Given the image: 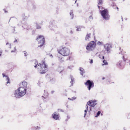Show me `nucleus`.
<instances>
[{
	"instance_id": "f257e3e1",
	"label": "nucleus",
	"mask_w": 130,
	"mask_h": 130,
	"mask_svg": "<svg viewBox=\"0 0 130 130\" xmlns=\"http://www.w3.org/2000/svg\"><path fill=\"white\" fill-rule=\"evenodd\" d=\"M26 90L23 88L19 87L14 92L15 96L19 98L24 96L26 93Z\"/></svg>"
},
{
	"instance_id": "f03ea898",
	"label": "nucleus",
	"mask_w": 130,
	"mask_h": 130,
	"mask_svg": "<svg viewBox=\"0 0 130 130\" xmlns=\"http://www.w3.org/2000/svg\"><path fill=\"white\" fill-rule=\"evenodd\" d=\"M57 51L58 53L64 56L69 55L70 53V50L65 47L58 49Z\"/></svg>"
},
{
	"instance_id": "7ed1b4c3",
	"label": "nucleus",
	"mask_w": 130,
	"mask_h": 130,
	"mask_svg": "<svg viewBox=\"0 0 130 130\" xmlns=\"http://www.w3.org/2000/svg\"><path fill=\"white\" fill-rule=\"evenodd\" d=\"M38 67H39V72L40 74L45 73L48 70V66L44 61L42 62L41 63H40L38 65Z\"/></svg>"
},
{
	"instance_id": "20e7f679",
	"label": "nucleus",
	"mask_w": 130,
	"mask_h": 130,
	"mask_svg": "<svg viewBox=\"0 0 130 130\" xmlns=\"http://www.w3.org/2000/svg\"><path fill=\"white\" fill-rule=\"evenodd\" d=\"M98 7L100 11L101 12V15L103 18L106 20H109L110 18V16L109 15L108 11L106 9H104V8H102V10L103 9H104L102 10V11H101V10L100 9L101 8V7H100L99 6H98Z\"/></svg>"
},
{
	"instance_id": "39448f33",
	"label": "nucleus",
	"mask_w": 130,
	"mask_h": 130,
	"mask_svg": "<svg viewBox=\"0 0 130 130\" xmlns=\"http://www.w3.org/2000/svg\"><path fill=\"white\" fill-rule=\"evenodd\" d=\"M96 44L95 42L91 41L86 46L87 51L89 52L93 50L96 48Z\"/></svg>"
},
{
	"instance_id": "423d86ee",
	"label": "nucleus",
	"mask_w": 130,
	"mask_h": 130,
	"mask_svg": "<svg viewBox=\"0 0 130 130\" xmlns=\"http://www.w3.org/2000/svg\"><path fill=\"white\" fill-rule=\"evenodd\" d=\"M36 40L38 41V44H39L38 46L39 47L42 46L44 43V38L42 35L39 36Z\"/></svg>"
},
{
	"instance_id": "0eeeda50",
	"label": "nucleus",
	"mask_w": 130,
	"mask_h": 130,
	"mask_svg": "<svg viewBox=\"0 0 130 130\" xmlns=\"http://www.w3.org/2000/svg\"><path fill=\"white\" fill-rule=\"evenodd\" d=\"M85 84L86 85L88 88V90H90L91 88L94 87V83L92 81L88 80L85 83Z\"/></svg>"
},
{
	"instance_id": "6e6552de",
	"label": "nucleus",
	"mask_w": 130,
	"mask_h": 130,
	"mask_svg": "<svg viewBox=\"0 0 130 130\" xmlns=\"http://www.w3.org/2000/svg\"><path fill=\"white\" fill-rule=\"evenodd\" d=\"M96 102L95 100H90L87 102V104L91 107H93L96 104Z\"/></svg>"
},
{
	"instance_id": "1a4fd4ad",
	"label": "nucleus",
	"mask_w": 130,
	"mask_h": 130,
	"mask_svg": "<svg viewBox=\"0 0 130 130\" xmlns=\"http://www.w3.org/2000/svg\"><path fill=\"white\" fill-rule=\"evenodd\" d=\"M27 83L25 81H23L20 84V87L23 88L27 90Z\"/></svg>"
},
{
	"instance_id": "9d476101",
	"label": "nucleus",
	"mask_w": 130,
	"mask_h": 130,
	"mask_svg": "<svg viewBox=\"0 0 130 130\" xmlns=\"http://www.w3.org/2000/svg\"><path fill=\"white\" fill-rule=\"evenodd\" d=\"M111 47V45L107 43L104 46V49L106 50L107 52L109 53L110 52V50Z\"/></svg>"
},
{
	"instance_id": "9b49d317",
	"label": "nucleus",
	"mask_w": 130,
	"mask_h": 130,
	"mask_svg": "<svg viewBox=\"0 0 130 130\" xmlns=\"http://www.w3.org/2000/svg\"><path fill=\"white\" fill-rule=\"evenodd\" d=\"M2 75L3 76V77H5L6 78V80L7 82H6V85H7V84H10V80L9 78L8 77V76L5 75L4 73H3Z\"/></svg>"
},
{
	"instance_id": "f8f14e48",
	"label": "nucleus",
	"mask_w": 130,
	"mask_h": 130,
	"mask_svg": "<svg viewBox=\"0 0 130 130\" xmlns=\"http://www.w3.org/2000/svg\"><path fill=\"white\" fill-rule=\"evenodd\" d=\"M44 91V93L42 97L44 99L47 100L48 99V93L47 91L45 90Z\"/></svg>"
},
{
	"instance_id": "ddd939ff",
	"label": "nucleus",
	"mask_w": 130,
	"mask_h": 130,
	"mask_svg": "<svg viewBox=\"0 0 130 130\" xmlns=\"http://www.w3.org/2000/svg\"><path fill=\"white\" fill-rule=\"evenodd\" d=\"M53 118L57 120L58 119L59 116L56 112H55L52 115Z\"/></svg>"
},
{
	"instance_id": "4468645a",
	"label": "nucleus",
	"mask_w": 130,
	"mask_h": 130,
	"mask_svg": "<svg viewBox=\"0 0 130 130\" xmlns=\"http://www.w3.org/2000/svg\"><path fill=\"white\" fill-rule=\"evenodd\" d=\"M91 34L90 33L86 35L85 38V40L87 41H89L90 40L91 38L90 37Z\"/></svg>"
},
{
	"instance_id": "2eb2a0df",
	"label": "nucleus",
	"mask_w": 130,
	"mask_h": 130,
	"mask_svg": "<svg viewBox=\"0 0 130 130\" xmlns=\"http://www.w3.org/2000/svg\"><path fill=\"white\" fill-rule=\"evenodd\" d=\"M79 70L80 71V73L81 74L82 76H83V74L85 72V71L84 69L83 68L80 67Z\"/></svg>"
},
{
	"instance_id": "dca6fc26",
	"label": "nucleus",
	"mask_w": 130,
	"mask_h": 130,
	"mask_svg": "<svg viewBox=\"0 0 130 130\" xmlns=\"http://www.w3.org/2000/svg\"><path fill=\"white\" fill-rule=\"evenodd\" d=\"M117 65L121 69L123 68V67H121V61H119L118 63H117Z\"/></svg>"
},
{
	"instance_id": "f3484780",
	"label": "nucleus",
	"mask_w": 130,
	"mask_h": 130,
	"mask_svg": "<svg viewBox=\"0 0 130 130\" xmlns=\"http://www.w3.org/2000/svg\"><path fill=\"white\" fill-rule=\"evenodd\" d=\"M70 76L71 80V81L70 82V83L71 84V85L72 86L73 85V82L74 81V79L73 77L71 75Z\"/></svg>"
},
{
	"instance_id": "a211bd4d",
	"label": "nucleus",
	"mask_w": 130,
	"mask_h": 130,
	"mask_svg": "<svg viewBox=\"0 0 130 130\" xmlns=\"http://www.w3.org/2000/svg\"><path fill=\"white\" fill-rule=\"evenodd\" d=\"M34 64H35V65L34 66L36 68L37 67H38V68H39V67L38 66V65H37L38 64V62L36 60H35L34 61Z\"/></svg>"
},
{
	"instance_id": "6ab92c4d",
	"label": "nucleus",
	"mask_w": 130,
	"mask_h": 130,
	"mask_svg": "<svg viewBox=\"0 0 130 130\" xmlns=\"http://www.w3.org/2000/svg\"><path fill=\"white\" fill-rule=\"evenodd\" d=\"M86 110H85V114H84V117L86 116V113H87V111L88 110V106H87V105H86Z\"/></svg>"
},
{
	"instance_id": "aec40b11",
	"label": "nucleus",
	"mask_w": 130,
	"mask_h": 130,
	"mask_svg": "<svg viewBox=\"0 0 130 130\" xmlns=\"http://www.w3.org/2000/svg\"><path fill=\"white\" fill-rule=\"evenodd\" d=\"M103 64H102V65L103 66L104 65H107L108 64V63L106 61L104 60L103 61Z\"/></svg>"
},
{
	"instance_id": "412c9836",
	"label": "nucleus",
	"mask_w": 130,
	"mask_h": 130,
	"mask_svg": "<svg viewBox=\"0 0 130 130\" xmlns=\"http://www.w3.org/2000/svg\"><path fill=\"white\" fill-rule=\"evenodd\" d=\"M103 0H99V1L98 4L99 5H101L102 4Z\"/></svg>"
},
{
	"instance_id": "4be33fe9",
	"label": "nucleus",
	"mask_w": 130,
	"mask_h": 130,
	"mask_svg": "<svg viewBox=\"0 0 130 130\" xmlns=\"http://www.w3.org/2000/svg\"><path fill=\"white\" fill-rule=\"evenodd\" d=\"M70 14L71 17H72V18L73 19V14L72 11H71L70 12Z\"/></svg>"
},
{
	"instance_id": "5701e85b",
	"label": "nucleus",
	"mask_w": 130,
	"mask_h": 130,
	"mask_svg": "<svg viewBox=\"0 0 130 130\" xmlns=\"http://www.w3.org/2000/svg\"><path fill=\"white\" fill-rule=\"evenodd\" d=\"M62 69V68L59 67L57 69L58 71L60 73L61 72L62 70V69Z\"/></svg>"
},
{
	"instance_id": "b1692460",
	"label": "nucleus",
	"mask_w": 130,
	"mask_h": 130,
	"mask_svg": "<svg viewBox=\"0 0 130 130\" xmlns=\"http://www.w3.org/2000/svg\"><path fill=\"white\" fill-rule=\"evenodd\" d=\"M76 98V97H74L72 98H68V99L69 100H73Z\"/></svg>"
},
{
	"instance_id": "393cba45",
	"label": "nucleus",
	"mask_w": 130,
	"mask_h": 130,
	"mask_svg": "<svg viewBox=\"0 0 130 130\" xmlns=\"http://www.w3.org/2000/svg\"><path fill=\"white\" fill-rule=\"evenodd\" d=\"M100 113H101V112L100 111H98V112L97 113L96 115V116H95V117H98L99 116V115H100Z\"/></svg>"
},
{
	"instance_id": "a878e982",
	"label": "nucleus",
	"mask_w": 130,
	"mask_h": 130,
	"mask_svg": "<svg viewBox=\"0 0 130 130\" xmlns=\"http://www.w3.org/2000/svg\"><path fill=\"white\" fill-rule=\"evenodd\" d=\"M6 45H8V47L9 48H11V45L10 44H9V43H6Z\"/></svg>"
},
{
	"instance_id": "bb28decb",
	"label": "nucleus",
	"mask_w": 130,
	"mask_h": 130,
	"mask_svg": "<svg viewBox=\"0 0 130 130\" xmlns=\"http://www.w3.org/2000/svg\"><path fill=\"white\" fill-rule=\"evenodd\" d=\"M97 44L98 45H100L102 44V43L101 42L99 41L97 43Z\"/></svg>"
},
{
	"instance_id": "cd10ccee",
	"label": "nucleus",
	"mask_w": 130,
	"mask_h": 130,
	"mask_svg": "<svg viewBox=\"0 0 130 130\" xmlns=\"http://www.w3.org/2000/svg\"><path fill=\"white\" fill-rule=\"evenodd\" d=\"M41 27L39 25H37V29H39L41 28Z\"/></svg>"
},
{
	"instance_id": "c85d7f7f",
	"label": "nucleus",
	"mask_w": 130,
	"mask_h": 130,
	"mask_svg": "<svg viewBox=\"0 0 130 130\" xmlns=\"http://www.w3.org/2000/svg\"><path fill=\"white\" fill-rule=\"evenodd\" d=\"M16 49L15 48V47H14V50H12L11 51V52L12 53L13 52H15L16 50Z\"/></svg>"
},
{
	"instance_id": "c756f323",
	"label": "nucleus",
	"mask_w": 130,
	"mask_h": 130,
	"mask_svg": "<svg viewBox=\"0 0 130 130\" xmlns=\"http://www.w3.org/2000/svg\"><path fill=\"white\" fill-rule=\"evenodd\" d=\"M2 49L0 48V56L2 54Z\"/></svg>"
},
{
	"instance_id": "7c9ffc66",
	"label": "nucleus",
	"mask_w": 130,
	"mask_h": 130,
	"mask_svg": "<svg viewBox=\"0 0 130 130\" xmlns=\"http://www.w3.org/2000/svg\"><path fill=\"white\" fill-rule=\"evenodd\" d=\"M81 27L80 26L79 27V28H77L76 29L77 30V31H79V30H80V29H81Z\"/></svg>"
},
{
	"instance_id": "2f4dec72",
	"label": "nucleus",
	"mask_w": 130,
	"mask_h": 130,
	"mask_svg": "<svg viewBox=\"0 0 130 130\" xmlns=\"http://www.w3.org/2000/svg\"><path fill=\"white\" fill-rule=\"evenodd\" d=\"M24 52V54L25 55V56H27V54L26 52L25 51Z\"/></svg>"
},
{
	"instance_id": "473e14b6",
	"label": "nucleus",
	"mask_w": 130,
	"mask_h": 130,
	"mask_svg": "<svg viewBox=\"0 0 130 130\" xmlns=\"http://www.w3.org/2000/svg\"><path fill=\"white\" fill-rule=\"evenodd\" d=\"M93 62V61L92 59L90 60V63L91 64V63H92Z\"/></svg>"
},
{
	"instance_id": "72a5a7b5",
	"label": "nucleus",
	"mask_w": 130,
	"mask_h": 130,
	"mask_svg": "<svg viewBox=\"0 0 130 130\" xmlns=\"http://www.w3.org/2000/svg\"><path fill=\"white\" fill-rule=\"evenodd\" d=\"M51 57V58H52L53 57V56L52 55V54H50L49 55Z\"/></svg>"
},
{
	"instance_id": "f704fd0d",
	"label": "nucleus",
	"mask_w": 130,
	"mask_h": 130,
	"mask_svg": "<svg viewBox=\"0 0 130 130\" xmlns=\"http://www.w3.org/2000/svg\"><path fill=\"white\" fill-rule=\"evenodd\" d=\"M89 18L90 19H92V17L91 16H90V17H89Z\"/></svg>"
},
{
	"instance_id": "c9c22d12",
	"label": "nucleus",
	"mask_w": 130,
	"mask_h": 130,
	"mask_svg": "<svg viewBox=\"0 0 130 130\" xmlns=\"http://www.w3.org/2000/svg\"><path fill=\"white\" fill-rule=\"evenodd\" d=\"M102 57V59H104V56H103Z\"/></svg>"
},
{
	"instance_id": "e433bc0d",
	"label": "nucleus",
	"mask_w": 130,
	"mask_h": 130,
	"mask_svg": "<svg viewBox=\"0 0 130 130\" xmlns=\"http://www.w3.org/2000/svg\"><path fill=\"white\" fill-rule=\"evenodd\" d=\"M58 111H62V110H61L60 109H58Z\"/></svg>"
},
{
	"instance_id": "4c0bfd02",
	"label": "nucleus",
	"mask_w": 130,
	"mask_h": 130,
	"mask_svg": "<svg viewBox=\"0 0 130 130\" xmlns=\"http://www.w3.org/2000/svg\"><path fill=\"white\" fill-rule=\"evenodd\" d=\"M100 58H101V59H102V56H101L100 55Z\"/></svg>"
},
{
	"instance_id": "58836bf2",
	"label": "nucleus",
	"mask_w": 130,
	"mask_h": 130,
	"mask_svg": "<svg viewBox=\"0 0 130 130\" xmlns=\"http://www.w3.org/2000/svg\"><path fill=\"white\" fill-rule=\"evenodd\" d=\"M54 92V91H52V93H53Z\"/></svg>"
},
{
	"instance_id": "ea45409f",
	"label": "nucleus",
	"mask_w": 130,
	"mask_h": 130,
	"mask_svg": "<svg viewBox=\"0 0 130 130\" xmlns=\"http://www.w3.org/2000/svg\"><path fill=\"white\" fill-rule=\"evenodd\" d=\"M90 111H91V108H90Z\"/></svg>"
},
{
	"instance_id": "a19ab883",
	"label": "nucleus",
	"mask_w": 130,
	"mask_h": 130,
	"mask_svg": "<svg viewBox=\"0 0 130 130\" xmlns=\"http://www.w3.org/2000/svg\"><path fill=\"white\" fill-rule=\"evenodd\" d=\"M123 59L124 58V56H123Z\"/></svg>"
},
{
	"instance_id": "79ce46f5",
	"label": "nucleus",
	"mask_w": 130,
	"mask_h": 130,
	"mask_svg": "<svg viewBox=\"0 0 130 130\" xmlns=\"http://www.w3.org/2000/svg\"><path fill=\"white\" fill-rule=\"evenodd\" d=\"M104 79V78H103V79Z\"/></svg>"
},
{
	"instance_id": "37998d69",
	"label": "nucleus",
	"mask_w": 130,
	"mask_h": 130,
	"mask_svg": "<svg viewBox=\"0 0 130 130\" xmlns=\"http://www.w3.org/2000/svg\"><path fill=\"white\" fill-rule=\"evenodd\" d=\"M43 100H44V101H46V100H44V99H43Z\"/></svg>"
},
{
	"instance_id": "c03bdc74",
	"label": "nucleus",
	"mask_w": 130,
	"mask_h": 130,
	"mask_svg": "<svg viewBox=\"0 0 130 130\" xmlns=\"http://www.w3.org/2000/svg\"><path fill=\"white\" fill-rule=\"evenodd\" d=\"M117 9H118V7H117Z\"/></svg>"
},
{
	"instance_id": "a18cd8bd",
	"label": "nucleus",
	"mask_w": 130,
	"mask_h": 130,
	"mask_svg": "<svg viewBox=\"0 0 130 130\" xmlns=\"http://www.w3.org/2000/svg\"><path fill=\"white\" fill-rule=\"evenodd\" d=\"M37 128H38V126H37Z\"/></svg>"
}]
</instances>
